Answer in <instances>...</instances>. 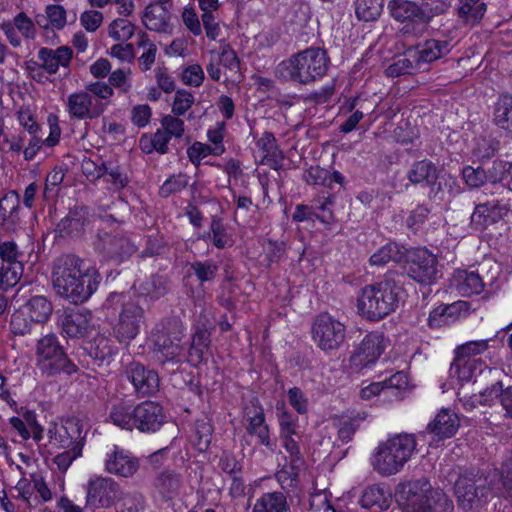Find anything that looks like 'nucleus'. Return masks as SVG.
I'll return each mask as SVG.
<instances>
[{"label":"nucleus","instance_id":"nucleus-1","mask_svg":"<svg viewBox=\"0 0 512 512\" xmlns=\"http://www.w3.org/2000/svg\"><path fill=\"white\" fill-rule=\"evenodd\" d=\"M83 260L68 254L53 263L52 284L57 295L79 304L88 300L97 290L101 277L95 269H83Z\"/></svg>","mask_w":512,"mask_h":512},{"label":"nucleus","instance_id":"nucleus-2","mask_svg":"<svg viewBox=\"0 0 512 512\" xmlns=\"http://www.w3.org/2000/svg\"><path fill=\"white\" fill-rule=\"evenodd\" d=\"M401 277L389 272L381 281L363 287L357 298L359 314L370 321H378L394 312L402 291Z\"/></svg>","mask_w":512,"mask_h":512},{"label":"nucleus","instance_id":"nucleus-3","mask_svg":"<svg viewBox=\"0 0 512 512\" xmlns=\"http://www.w3.org/2000/svg\"><path fill=\"white\" fill-rule=\"evenodd\" d=\"M454 483L458 506L465 512L482 508L489 498L498 493L495 485L498 474L478 467H459Z\"/></svg>","mask_w":512,"mask_h":512},{"label":"nucleus","instance_id":"nucleus-4","mask_svg":"<svg viewBox=\"0 0 512 512\" xmlns=\"http://www.w3.org/2000/svg\"><path fill=\"white\" fill-rule=\"evenodd\" d=\"M330 66V57L321 47H308L292 54L277 67L282 78L308 86L322 79Z\"/></svg>","mask_w":512,"mask_h":512},{"label":"nucleus","instance_id":"nucleus-5","mask_svg":"<svg viewBox=\"0 0 512 512\" xmlns=\"http://www.w3.org/2000/svg\"><path fill=\"white\" fill-rule=\"evenodd\" d=\"M109 420L121 429L134 428L144 433L158 431L166 421L163 407L154 401L146 400L132 407L125 403L112 406Z\"/></svg>","mask_w":512,"mask_h":512},{"label":"nucleus","instance_id":"nucleus-6","mask_svg":"<svg viewBox=\"0 0 512 512\" xmlns=\"http://www.w3.org/2000/svg\"><path fill=\"white\" fill-rule=\"evenodd\" d=\"M102 309L106 311V316H115L119 312L113 333L121 343H129L133 340L145 323L144 309L131 301L129 294L124 292H111L104 301Z\"/></svg>","mask_w":512,"mask_h":512},{"label":"nucleus","instance_id":"nucleus-7","mask_svg":"<svg viewBox=\"0 0 512 512\" xmlns=\"http://www.w3.org/2000/svg\"><path fill=\"white\" fill-rule=\"evenodd\" d=\"M416 446L414 434H395L377 446L371 457V465L381 476L394 475L410 460Z\"/></svg>","mask_w":512,"mask_h":512},{"label":"nucleus","instance_id":"nucleus-8","mask_svg":"<svg viewBox=\"0 0 512 512\" xmlns=\"http://www.w3.org/2000/svg\"><path fill=\"white\" fill-rule=\"evenodd\" d=\"M36 365L42 374L55 376L64 372L68 375L77 371V366L70 360L55 334H47L36 344Z\"/></svg>","mask_w":512,"mask_h":512},{"label":"nucleus","instance_id":"nucleus-9","mask_svg":"<svg viewBox=\"0 0 512 512\" xmlns=\"http://www.w3.org/2000/svg\"><path fill=\"white\" fill-rule=\"evenodd\" d=\"M184 338L183 323L177 318H169L162 328L154 335V353L157 360L166 362H181L185 350L182 340Z\"/></svg>","mask_w":512,"mask_h":512},{"label":"nucleus","instance_id":"nucleus-10","mask_svg":"<svg viewBox=\"0 0 512 512\" xmlns=\"http://www.w3.org/2000/svg\"><path fill=\"white\" fill-rule=\"evenodd\" d=\"M345 336V325L328 313L319 314L312 324V338L317 347L326 353L338 350Z\"/></svg>","mask_w":512,"mask_h":512},{"label":"nucleus","instance_id":"nucleus-11","mask_svg":"<svg viewBox=\"0 0 512 512\" xmlns=\"http://www.w3.org/2000/svg\"><path fill=\"white\" fill-rule=\"evenodd\" d=\"M493 198L475 206L471 215V225L475 230H484L498 223L511 212V197L501 190L491 192Z\"/></svg>","mask_w":512,"mask_h":512},{"label":"nucleus","instance_id":"nucleus-12","mask_svg":"<svg viewBox=\"0 0 512 512\" xmlns=\"http://www.w3.org/2000/svg\"><path fill=\"white\" fill-rule=\"evenodd\" d=\"M124 492L121 486L110 477L91 478L86 485V507L92 511L107 509L122 500Z\"/></svg>","mask_w":512,"mask_h":512},{"label":"nucleus","instance_id":"nucleus-13","mask_svg":"<svg viewBox=\"0 0 512 512\" xmlns=\"http://www.w3.org/2000/svg\"><path fill=\"white\" fill-rule=\"evenodd\" d=\"M437 258L426 248H415L404 252L403 270L419 283H430L436 278Z\"/></svg>","mask_w":512,"mask_h":512},{"label":"nucleus","instance_id":"nucleus-14","mask_svg":"<svg viewBox=\"0 0 512 512\" xmlns=\"http://www.w3.org/2000/svg\"><path fill=\"white\" fill-rule=\"evenodd\" d=\"M391 17L403 24L400 32L404 36L420 37L427 27L422 18L418 2L412 0H391L388 4Z\"/></svg>","mask_w":512,"mask_h":512},{"label":"nucleus","instance_id":"nucleus-15","mask_svg":"<svg viewBox=\"0 0 512 512\" xmlns=\"http://www.w3.org/2000/svg\"><path fill=\"white\" fill-rule=\"evenodd\" d=\"M433 488L425 477L398 484L395 500L404 512H420Z\"/></svg>","mask_w":512,"mask_h":512},{"label":"nucleus","instance_id":"nucleus-16","mask_svg":"<svg viewBox=\"0 0 512 512\" xmlns=\"http://www.w3.org/2000/svg\"><path fill=\"white\" fill-rule=\"evenodd\" d=\"M385 350L383 334L371 332L355 347L349 358V365L353 372L359 373L364 368L375 364Z\"/></svg>","mask_w":512,"mask_h":512},{"label":"nucleus","instance_id":"nucleus-17","mask_svg":"<svg viewBox=\"0 0 512 512\" xmlns=\"http://www.w3.org/2000/svg\"><path fill=\"white\" fill-rule=\"evenodd\" d=\"M50 443L59 448H74L80 446L83 449L86 433L83 431L82 421L77 417H69L60 425L54 424L48 429Z\"/></svg>","mask_w":512,"mask_h":512},{"label":"nucleus","instance_id":"nucleus-18","mask_svg":"<svg viewBox=\"0 0 512 512\" xmlns=\"http://www.w3.org/2000/svg\"><path fill=\"white\" fill-rule=\"evenodd\" d=\"M95 247L104 258L115 263L123 262L137 251L136 246L128 238L107 232L99 235Z\"/></svg>","mask_w":512,"mask_h":512},{"label":"nucleus","instance_id":"nucleus-19","mask_svg":"<svg viewBox=\"0 0 512 512\" xmlns=\"http://www.w3.org/2000/svg\"><path fill=\"white\" fill-rule=\"evenodd\" d=\"M126 375L138 396L148 397L159 391L160 379L158 373L146 368L141 363L133 362L129 364L126 368Z\"/></svg>","mask_w":512,"mask_h":512},{"label":"nucleus","instance_id":"nucleus-20","mask_svg":"<svg viewBox=\"0 0 512 512\" xmlns=\"http://www.w3.org/2000/svg\"><path fill=\"white\" fill-rule=\"evenodd\" d=\"M72 56V49L67 46H61L57 49L43 47L38 51L40 63L31 61L28 69L31 72L43 69L48 74H55L60 66L67 68L70 65Z\"/></svg>","mask_w":512,"mask_h":512},{"label":"nucleus","instance_id":"nucleus-21","mask_svg":"<svg viewBox=\"0 0 512 512\" xmlns=\"http://www.w3.org/2000/svg\"><path fill=\"white\" fill-rule=\"evenodd\" d=\"M62 333L71 339L88 337L92 330L91 314L76 310L65 311L59 320Z\"/></svg>","mask_w":512,"mask_h":512},{"label":"nucleus","instance_id":"nucleus-22","mask_svg":"<svg viewBox=\"0 0 512 512\" xmlns=\"http://www.w3.org/2000/svg\"><path fill=\"white\" fill-rule=\"evenodd\" d=\"M139 468V462L129 451L114 446L112 452L107 453L105 470L120 477H131Z\"/></svg>","mask_w":512,"mask_h":512},{"label":"nucleus","instance_id":"nucleus-23","mask_svg":"<svg viewBox=\"0 0 512 512\" xmlns=\"http://www.w3.org/2000/svg\"><path fill=\"white\" fill-rule=\"evenodd\" d=\"M459 426L458 415L451 409L442 408L428 423L426 430L437 440H444L451 438L458 431Z\"/></svg>","mask_w":512,"mask_h":512},{"label":"nucleus","instance_id":"nucleus-24","mask_svg":"<svg viewBox=\"0 0 512 512\" xmlns=\"http://www.w3.org/2000/svg\"><path fill=\"white\" fill-rule=\"evenodd\" d=\"M20 198L16 191H9L0 198V230L14 232L20 224Z\"/></svg>","mask_w":512,"mask_h":512},{"label":"nucleus","instance_id":"nucleus-25","mask_svg":"<svg viewBox=\"0 0 512 512\" xmlns=\"http://www.w3.org/2000/svg\"><path fill=\"white\" fill-rule=\"evenodd\" d=\"M412 50L422 69L423 65L433 63L448 55L452 50V45L448 40L431 38L418 44Z\"/></svg>","mask_w":512,"mask_h":512},{"label":"nucleus","instance_id":"nucleus-26","mask_svg":"<svg viewBox=\"0 0 512 512\" xmlns=\"http://www.w3.org/2000/svg\"><path fill=\"white\" fill-rule=\"evenodd\" d=\"M89 222V211L87 207H75L57 224L56 232L61 237H78Z\"/></svg>","mask_w":512,"mask_h":512},{"label":"nucleus","instance_id":"nucleus-27","mask_svg":"<svg viewBox=\"0 0 512 512\" xmlns=\"http://www.w3.org/2000/svg\"><path fill=\"white\" fill-rule=\"evenodd\" d=\"M67 110L71 117L84 120L98 117L104 109L99 105L93 106L88 92H79L69 95Z\"/></svg>","mask_w":512,"mask_h":512},{"label":"nucleus","instance_id":"nucleus-28","mask_svg":"<svg viewBox=\"0 0 512 512\" xmlns=\"http://www.w3.org/2000/svg\"><path fill=\"white\" fill-rule=\"evenodd\" d=\"M182 484V475L172 469H164L158 472L153 479L155 491L165 501L176 498L180 493Z\"/></svg>","mask_w":512,"mask_h":512},{"label":"nucleus","instance_id":"nucleus-29","mask_svg":"<svg viewBox=\"0 0 512 512\" xmlns=\"http://www.w3.org/2000/svg\"><path fill=\"white\" fill-rule=\"evenodd\" d=\"M455 11L461 24L475 27L484 18L487 4L485 0H458Z\"/></svg>","mask_w":512,"mask_h":512},{"label":"nucleus","instance_id":"nucleus-30","mask_svg":"<svg viewBox=\"0 0 512 512\" xmlns=\"http://www.w3.org/2000/svg\"><path fill=\"white\" fill-rule=\"evenodd\" d=\"M453 286L465 297L480 294L485 287L479 271L457 270L453 276Z\"/></svg>","mask_w":512,"mask_h":512},{"label":"nucleus","instance_id":"nucleus-31","mask_svg":"<svg viewBox=\"0 0 512 512\" xmlns=\"http://www.w3.org/2000/svg\"><path fill=\"white\" fill-rule=\"evenodd\" d=\"M210 344V331L204 325L198 326L191 338V343L188 348L187 362L193 366L201 364L205 360V354L208 352Z\"/></svg>","mask_w":512,"mask_h":512},{"label":"nucleus","instance_id":"nucleus-32","mask_svg":"<svg viewBox=\"0 0 512 512\" xmlns=\"http://www.w3.org/2000/svg\"><path fill=\"white\" fill-rule=\"evenodd\" d=\"M246 415L249 421L247 432L251 435H256L260 444L272 450L274 443H272L270 440L269 429L265 424V415L263 409L256 406L248 408Z\"/></svg>","mask_w":512,"mask_h":512},{"label":"nucleus","instance_id":"nucleus-33","mask_svg":"<svg viewBox=\"0 0 512 512\" xmlns=\"http://www.w3.org/2000/svg\"><path fill=\"white\" fill-rule=\"evenodd\" d=\"M170 13L165 6L150 4L145 8L143 23L149 30L167 33L170 31Z\"/></svg>","mask_w":512,"mask_h":512},{"label":"nucleus","instance_id":"nucleus-34","mask_svg":"<svg viewBox=\"0 0 512 512\" xmlns=\"http://www.w3.org/2000/svg\"><path fill=\"white\" fill-rule=\"evenodd\" d=\"M493 122L502 130L512 134V94L502 93L494 104Z\"/></svg>","mask_w":512,"mask_h":512},{"label":"nucleus","instance_id":"nucleus-35","mask_svg":"<svg viewBox=\"0 0 512 512\" xmlns=\"http://www.w3.org/2000/svg\"><path fill=\"white\" fill-rule=\"evenodd\" d=\"M86 350L91 358L98 365L105 361H109L117 352L114 342L107 336L99 334L88 343Z\"/></svg>","mask_w":512,"mask_h":512},{"label":"nucleus","instance_id":"nucleus-36","mask_svg":"<svg viewBox=\"0 0 512 512\" xmlns=\"http://www.w3.org/2000/svg\"><path fill=\"white\" fill-rule=\"evenodd\" d=\"M22 309L28 314L31 321L35 323H45L53 312V306L50 300L45 296H32L22 306Z\"/></svg>","mask_w":512,"mask_h":512},{"label":"nucleus","instance_id":"nucleus-37","mask_svg":"<svg viewBox=\"0 0 512 512\" xmlns=\"http://www.w3.org/2000/svg\"><path fill=\"white\" fill-rule=\"evenodd\" d=\"M360 503L364 508L386 510L391 503V493L384 486L372 485L364 490Z\"/></svg>","mask_w":512,"mask_h":512},{"label":"nucleus","instance_id":"nucleus-38","mask_svg":"<svg viewBox=\"0 0 512 512\" xmlns=\"http://www.w3.org/2000/svg\"><path fill=\"white\" fill-rule=\"evenodd\" d=\"M438 172V168L432 161L423 159L414 162L407 171L406 176L410 183L414 185H427L428 183H431L432 180L436 179Z\"/></svg>","mask_w":512,"mask_h":512},{"label":"nucleus","instance_id":"nucleus-39","mask_svg":"<svg viewBox=\"0 0 512 512\" xmlns=\"http://www.w3.org/2000/svg\"><path fill=\"white\" fill-rule=\"evenodd\" d=\"M168 278L163 275L154 274L139 284L137 289L140 296L150 300H158L168 291Z\"/></svg>","mask_w":512,"mask_h":512},{"label":"nucleus","instance_id":"nucleus-40","mask_svg":"<svg viewBox=\"0 0 512 512\" xmlns=\"http://www.w3.org/2000/svg\"><path fill=\"white\" fill-rule=\"evenodd\" d=\"M252 512H290V506L282 492H269L257 499Z\"/></svg>","mask_w":512,"mask_h":512},{"label":"nucleus","instance_id":"nucleus-41","mask_svg":"<svg viewBox=\"0 0 512 512\" xmlns=\"http://www.w3.org/2000/svg\"><path fill=\"white\" fill-rule=\"evenodd\" d=\"M402 249L403 247L399 246L397 243H387L371 255L369 262L371 265L375 266H383L390 261L401 262L404 256Z\"/></svg>","mask_w":512,"mask_h":512},{"label":"nucleus","instance_id":"nucleus-42","mask_svg":"<svg viewBox=\"0 0 512 512\" xmlns=\"http://www.w3.org/2000/svg\"><path fill=\"white\" fill-rule=\"evenodd\" d=\"M417 70H421V67L413 50L409 49L406 53V57L400 58L388 66L386 74L389 77H399L405 74H412Z\"/></svg>","mask_w":512,"mask_h":512},{"label":"nucleus","instance_id":"nucleus-43","mask_svg":"<svg viewBox=\"0 0 512 512\" xmlns=\"http://www.w3.org/2000/svg\"><path fill=\"white\" fill-rule=\"evenodd\" d=\"M189 267L201 286L213 282L219 271V265L211 259L194 261L190 263Z\"/></svg>","mask_w":512,"mask_h":512},{"label":"nucleus","instance_id":"nucleus-44","mask_svg":"<svg viewBox=\"0 0 512 512\" xmlns=\"http://www.w3.org/2000/svg\"><path fill=\"white\" fill-rule=\"evenodd\" d=\"M453 501L443 492L434 490L428 494L420 512H453Z\"/></svg>","mask_w":512,"mask_h":512},{"label":"nucleus","instance_id":"nucleus-45","mask_svg":"<svg viewBox=\"0 0 512 512\" xmlns=\"http://www.w3.org/2000/svg\"><path fill=\"white\" fill-rule=\"evenodd\" d=\"M366 418V414L360 416L358 414L355 417H341L334 422V425L337 429V440L341 443H348L352 440L353 435L359 428L360 421Z\"/></svg>","mask_w":512,"mask_h":512},{"label":"nucleus","instance_id":"nucleus-46","mask_svg":"<svg viewBox=\"0 0 512 512\" xmlns=\"http://www.w3.org/2000/svg\"><path fill=\"white\" fill-rule=\"evenodd\" d=\"M422 18L428 28L433 19L437 16L445 14L449 7V0H422L418 2Z\"/></svg>","mask_w":512,"mask_h":512},{"label":"nucleus","instance_id":"nucleus-47","mask_svg":"<svg viewBox=\"0 0 512 512\" xmlns=\"http://www.w3.org/2000/svg\"><path fill=\"white\" fill-rule=\"evenodd\" d=\"M382 0H356L355 14L359 20L375 21L382 13Z\"/></svg>","mask_w":512,"mask_h":512},{"label":"nucleus","instance_id":"nucleus-48","mask_svg":"<svg viewBox=\"0 0 512 512\" xmlns=\"http://www.w3.org/2000/svg\"><path fill=\"white\" fill-rule=\"evenodd\" d=\"M210 229L212 231V244L218 249L233 245L232 235L228 233L226 225L218 216L211 217Z\"/></svg>","mask_w":512,"mask_h":512},{"label":"nucleus","instance_id":"nucleus-49","mask_svg":"<svg viewBox=\"0 0 512 512\" xmlns=\"http://www.w3.org/2000/svg\"><path fill=\"white\" fill-rule=\"evenodd\" d=\"M24 271L23 263L7 265L0 263V290H7L15 286L21 279Z\"/></svg>","mask_w":512,"mask_h":512},{"label":"nucleus","instance_id":"nucleus-50","mask_svg":"<svg viewBox=\"0 0 512 512\" xmlns=\"http://www.w3.org/2000/svg\"><path fill=\"white\" fill-rule=\"evenodd\" d=\"M489 470L498 474L495 481L498 492L501 489L512 492V451L504 456L500 469Z\"/></svg>","mask_w":512,"mask_h":512},{"label":"nucleus","instance_id":"nucleus-51","mask_svg":"<svg viewBox=\"0 0 512 512\" xmlns=\"http://www.w3.org/2000/svg\"><path fill=\"white\" fill-rule=\"evenodd\" d=\"M212 434L213 426L207 418L196 421L194 444L199 451L203 452L209 448Z\"/></svg>","mask_w":512,"mask_h":512},{"label":"nucleus","instance_id":"nucleus-52","mask_svg":"<svg viewBox=\"0 0 512 512\" xmlns=\"http://www.w3.org/2000/svg\"><path fill=\"white\" fill-rule=\"evenodd\" d=\"M509 162L510 161L495 159L491 162L490 166L485 169L487 174V181L493 185L495 190L496 187L504 184Z\"/></svg>","mask_w":512,"mask_h":512},{"label":"nucleus","instance_id":"nucleus-53","mask_svg":"<svg viewBox=\"0 0 512 512\" xmlns=\"http://www.w3.org/2000/svg\"><path fill=\"white\" fill-rule=\"evenodd\" d=\"M188 179L189 177L183 173L170 176L160 187V196L167 198L174 193L181 192L187 187Z\"/></svg>","mask_w":512,"mask_h":512},{"label":"nucleus","instance_id":"nucleus-54","mask_svg":"<svg viewBox=\"0 0 512 512\" xmlns=\"http://www.w3.org/2000/svg\"><path fill=\"white\" fill-rule=\"evenodd\" d=\"M461 174L465 184L473 189L480 188L488 182L485 168L481 166L474 168L467 165L462 169Z\"/></svg>","mask_w":512,"mask_h":512},{"label":"nucleus","instance_id":"nucleus-55","mask_svg":"<svg viewBox=\"0 0 512 512\" xmlns=\"http://www.w3.org/2000/svg\"><path fill=\"white\" fill-rule=\"evenodd\" d=\"M28 314L21 308L15 311L10 320V331L14 335L23 336L28 334L32 330L34 321L28 320Z\"/></svg>","mask_w":512,"mask_h":512},{"label":"nucleus","instance_id":"nucleus-56","mask_svg":"<svg viewBox=\"0 0 512 512\" xmlns=\"http://www.w3.org/2000/svg\"><path fill=\"white\" fill-rule=\"evenodd\" d=\"M134 25L126 19H116L109 26V36L116 41L129 40L134 34Z\"/></svg>","mask_w":512,"mask_h":512},{"label":"nucleus","instance_id":"nucleus-57","mask_svg":"<svg viewBox=\"0 0 512 512\" xmlns=\"http://www.w3.org/2000/svg\"><path fill=\"white\" fill-rule=\"evenodd\" d=\"M505 388L503 383L501 381H497L491 386L487 387L485 390L481 391L477 396L475 397L476 401L480 405H489L495 403L496 400H501V397L503 396L505 392Z\"/></svg>","mask_w":512,"mask_h":512},{"label":"nucleus","instance_id":"nucleus-58","mask_svg":"<svg viewBox=\"0 0 512 512\" xmlns=\"http://www.w3.org/2000/svg\"><path fill=\"white\" fill-rule=\"evenodd\" d=\"M292 436L293 435H281V438L283 439V446L285 450L290 455L291 469L293 470V474L296 476L298 473L295 470L299 469L303 465V457L298 443Z\"/></svg>","mask_w":512,"mask_h":512},{"label":"nucleus","instance_id":"nucleus-59","mask_svg":"<svg viewBox=\"0 0 512 512\" xmlns=\"http://www.w3.org/2000/svg\"><path fill=\"white\" fill-rule=\"evenodd\" d=\"M24 254L18 250V246L13 241H6L0 244V263L11 265L13 263H23Z\"/></svg>","mask_w":512,"mask_h":512},{"label":"nucleus","instance_id":"nucleus-60","mask_svg":"<svg viewBox=\"0 0 512 512\" xmlns=\"http://www.w3.org/2000/svg\"><path fill=\"white\" fill-rule=\"evenodd\" d=\"M487 349L488 340L469 341L456 348L455 358L467 360L466 358H469L477 354H481Z\"/></svg>","mask_w":512,"mask_h":512},{"label":"nucleus","instance_id":"nucleus-61","mask_svg":"<svg viewBox=\"0 0 512 512\" xmlns=\"http://www.w3.org/2000/svg\"><path fill=\"white\" fill-rule=\"evenodd\" d=\"M211 55H213L215 60L225 68H228L229 70L239 69V59L229 44L221 46V50L219 52L211 51Z\"/></svg>","mask_w":512,"mask_h":512},{"label":"nucleus","instance_id":"nucleus-62","mask_svg":"<svg viewBox=\"0 0 512 512\" xmlns=\"http://www.w3.org/2000/svg\"><path fill=\"white\" fill-rule=\"evenodd\" d=\"M194 96L186 90H177L172 104V112L175 116L184 115L194 104Z\"/></svg>","mask_w":512,"mask_h":512},{"label":"nucleus","instance_id":"nucleus-63","mask_svg":"<svg viewBox=\"0 0 512 512\" xmlns=\"http://www.w3.org/2000/svg\"><path fill=\"white\" fill-rule=\"evenodd\" d=\"M474 364L470 360L455 358L451 364L450 372L462 382L470 381L473 377Z\"/></svg>","mask_w":512,"mask_h":512},{"label":"nucleus","instance_id":"nucleus-64","mask_svg":"<svg viewBox=\"0 0 512 512\" xmlns=\"http://www.w3.org/2000/svg\"><path fill=\"white\" fill-rule=\"evenodd\" d=\"M163 130L170 136L181 138L184 134V121L175 115H166L161 120Z\"/></svg>","mask_w":512,"mask_h":512}]
</instances>
